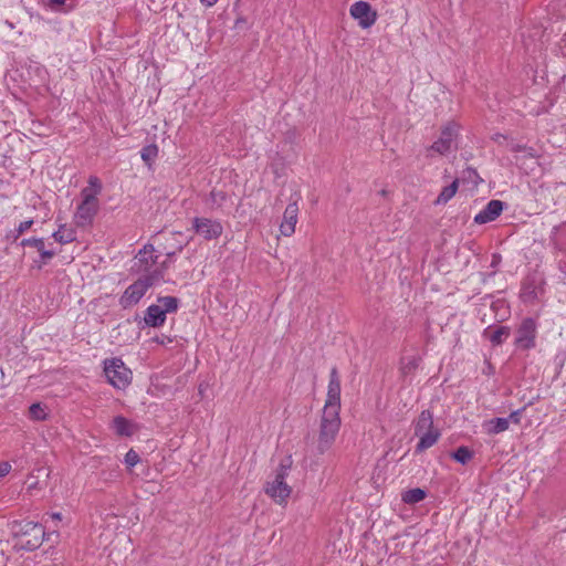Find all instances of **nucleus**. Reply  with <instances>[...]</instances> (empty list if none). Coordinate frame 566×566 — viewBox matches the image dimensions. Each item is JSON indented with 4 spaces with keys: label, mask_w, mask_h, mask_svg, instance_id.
Masks as SVG:
<instances>
[{
    "label": "nucleus",
    "mask_w": 566,
    "mask_h": 566,
    "mask_svg": "<svg viewBox=\"0 0 566 566\" xmlns=\"http://www.w3.org/2000/svg\"><path fill=\"white\" fill-rule=\"evenodd\" d=\"M298 207L295 202L289 203L283 214V221L280 226V231L283 235L290 237L295 231L297 222Z\"/></svg>",
    "instance_id": "15"
},
{
    "label": "nucleus",
    "mask_w": 566,
    "mask_h": 566,
    "mask_svg": "<svg viewBox=\"0 0 566 566\" xmlns=\"http://www.w3.org/2000/svg\"><path fill=\"white\" fill-rule=\"evenodd\" d=\"M511 334L510 327L500 326L494 331H491L490 327L484 329V336L489 338L493 346L501 345Z\"/></svg>",
    "instance_id": "18"
},
{
    "label": "nucleus",
    "mask_w": 566,
    "mask_h": 566,
    "mask_svg": "<svg viewBox=\"0 0 566 566\" xmlns=\"http://www.w3.org/2000/svg\"><path fill=\"white\" fill-rule=\"evenodd\" d=\"M11 465L8 462L0 463V478L6 476L10 472Z\"/></svg>",
    "instance_id": "36"
},
{
    "label": "nucleus",
    "mask_w": 566,
    "mask_h": 566,
    "mask_svg": "<svg viewBox=\"0 0 566 566\" xmlns=\"http://www.w3.org/2000/svg\"><path fill=\"white\" fill-rule=\"evenodd\" d=\"M41 256V263L45 264L48 260L52 259L55 255V252L52 250H46L44 247L39 251Z\"/></svg>",
    "instance_id": "34"
},
{
    "label": "nucleus",
    "mask_w": 566,
    "mask_h": 566,
    "mask_svg": "<svg viewBox=\"0 0 566 566\" xmlns=\"http://www.w3.org/2000/svg\"><path fill=\"white\" fill-rule=\"evenodd\" d=\"M82 202L77 206L74 220L77 227H86L92 224L94 217L98 211V199L95 195H91L88 188L81 191Z\"/></svg>",
    "instance_id": "7"
},
{
    "label": "nucleus",
    "mask_w": 566,
    "mask_h": 566,
    "mask_svg": "<svg viewBox=\"0 0 566 566\" xmlns=\"http://www.w3.org/2000/svg\"><path fill=\"white\" fill-rule=\"evenodd\" d=\"M349 14L361 29H369L378 18L377 11L373 9L369 2L364 0L354 2L349 8Z\"/></svg>",
    "instance_id": "8"
},
{
    "label": "nucleus",
    "mask_w": 566,
    "mask_h": 566,
    "mask_svg": "<svg viewBox=\"0 0 566 566\" xmlns=\"http://www.w3.org/2000/svg\"><path fill=\"white\" fill-rule=\"evenodd\" d=\"M164 279V272L160 269H154L150 273L143 274L138 280L126 287L119 297V305L124 308H130L146 294L148 289L158 284Z\"/></svg>",
    "instance_id": "2"
},
{
    "label": "nucleus",
    "mask_w": 566,
    "mask_h": 566,
    "mask_svg": "<svg viewBox=\"0 0 566 566\" xmlns=\"http://www.w3.org/2000/svg\"><path fill=\"white\" fill-rule=\"evenodd\" d=\"M158 156V146L156 144H149L142 148L140 157L147 166H151L153 161Z\"/></svg>",
    "instance_id": "24"
},
{
    "label": "nucleus",
    "mask_w": 566,
    "mask_h": 566,
    "mask_svg": "<svg viewBox=\"0 0 566 566\" xmlns=\"http://www.w3.org/2000/svg\"><path fill=\"white\" fill-rule=\"evenodd\" d=\"M503 211V202L501 200H491L479 213L474 217V222L484 224L494 221Z\"/></svg>",
    "instance_id": "14"
},
{
    "label": "nucleus",
    "mask_w": 566,
    "mask_h": 566,
    "mask_svg": "<svg viewBox=\"0 0 566 566\" xmlns=\"http://www.w3.org/2000/svg\"><path fill=\"white\" fill-rule=\"evenodd\" d=\"M200 2L206 8H211L218 2V0H200Z\"/></svg>",
    "instance_id": "39"
},
{
    "label": "nucleus",
    "mask_w": 566,
    "mask_h": 566,
    "mask_svg": "<svg viewBox=\"0 0 566 566\" xmlns=\"http://www.w3.org/2000/svg\"><path fill=\"white\" fill-rule=\"evenodd\" d=\"M493 139H494L495 142H500L501 139H505V137H504L503 135L497 134V135H495V136L493 137Z\"/></svg>",
    "instance_id": "41"
},
{
    "label": "nucleus",
    "mask_w": 566,
    "mask_h": 566,
    "mask_svg": "<svg viewBox=\"0 0 566 566\" xmlns=\"http://www.w3.org/2000/svg\"><path fill=\"white\" fill-rule=\"evenodd\" d=\"M156 342H158L159 344H163L161 338H156Z\"/></svg>",
    "instance_id": "46"
},
{
    "label": "nucleus",
    "mask_w": 566,
    "mask_h": 566,
    "mask_svg": "<svg viewBox=\"0 0 566 566\" xmlns=\"http://www.w3.org/2000/svg\"><path fill=\"white\" fill-rule=\"evenodd\" d=\"M461 133V125L455 119L443 123L434 134L429 151L438 155H448L458 147V139ZM428 151V148H427Z\"/></svg>",
    "instance_id": "3"
},
{
    "label": "nucleus",
    "mask_w": 566,
    "mask_h": 566,
    "mask_svg": "<svg viewBox=\"0 0 566 566\" xmlns=\"http://www.w3.org/2000/svg\"><path fill=\"white\" fill-rule=\"evenodd\" d=\"M192 230L205 240L210 241L218 239L222 234L223 227L217 220L196 217L192 219Z\"/></svg>",
    "instance_id": "11"
},
{
    "label": "nucleus",
    "mask_w": 566,
    "mask_h": 566,
    "mask_svg": "<svg viewBox=\"0 0 566 566\" xmlns=\"http://www.w3.org/2000/svg\"><path fill=\"white\" fill-rule=\"evenodd\" d=\"M11 535L17 539L15 545L21 549L32 552L38 549L45 536L42 524L32 521H12L8 524Z\"/></svg>",
    "instance_id": "1"
},
{
    "label": "nucleus",
    "mask_w": 566,
    "mask_h": 566,
    "mask_svg": "<svg viewBox=\"0 0 566 566\" xmlns=\"http://www.w3.org/2000/svg\"><path fill=\"white\" fill-rule=\"evenodd\" d=\"M514 151H526L528 157H536L535 153L531 148H526L525 146H516L513 148Z\"/></svg>",
    "instance_id": "37"
},
{
    "label": "nucleus",
    "mask_w": 566,
    "mask_h": 566,
    "mask_svg": "<svg viewBox=\"0 0 566 566\" xmlns=\"http://www.w3.org/2000/svg\"><path fill=\"white\" fill-rule=\"evenodd\" d=\"M421 358L420 357H413V356H406V357H402L401 359V364H402V373L405 375L411 373L413 369H416L420 363Z\"/></svg>",
    "instance_id": "27"
},
{
    "label": "nucleus",
    "mask_w": 566,
    "mask_h": 566,
    "mask_svg": "<svg viewBox=\"0 0 566 566\" xmlns=\"http://www.w3.org/2000/svg\"><path fill=\"white\" fill-rule=\"evenodd\" d=\"M36 268L40 270L42 268V264H36Z\"/></svg>",
    "instance_id": "49"
},
{
    "label": "nucleus",
    "mask_w": 566,
    "mask_h": 566,
    "mask_svg": "<svg viewBox=\"0 0 566 566\" xmlns=\"http://www.w3.org/2000/svg\"><path fill=\"white\" fill-rule=\"evenodd\" d=\"M29 416L32 420L42 421L45 420L48 415L40 402L32 403L29 407Z\"/></svg>",
    "instance_id": "26"
},
{
    "label": "nucleus",
    "mask_w": 566,
    "mask_h": 566,
    "mask_svg": "<svg viewBox=\"0 0 566 566\" xmlns=\"http://www.w3.org/2000/svg\"><path fill=\"white\" fill-rule=\"evenodd\" d=\"M293 464L292 455H286L276 469L275 478L272 482H268L265 493L274 500L277 504L286 503L290 497L292 489L285 482L289 471Z\"/></svg>",
    "instance_id": "4"
},
{
    "label": "nucleus",
    "mask_w": 566,
    "mask_h": 566,
    "mask_svg": "<svg viewBox=\"0 0 566 566\" xmlns=\"http://www.w3.org/2000/svg\"><path fill=\"white\" fill-rule=\"evenodd\" d=\"M339 412L323 410L317 440L318 454H324L332 447L339 431Z\"/></svg>",
    "instance_id": "5"
},
{
    "label": "nucleus",
    "mask_w": 566,
    "mask_h": 566,
    "mask_svg": "<svg viewBox=\"0 0 566 566\" xmlns=\"http://www.w3.org/2000/svg\"><path fill=\"white\" fill-rule=\"evenodd\" d=\"M509 419L506 418H495L492 419L488 423V431L493 434L501 433L503 431H506L509 429Z\"/></svg>",
    "instance_id": "25"
},
{
    "label": "nucleus",
    "mask_w": 566,
    "mask_h": 566,
    "mask_svg": "<svg viewBox=\"0 0 566 566\" xmlns=\"http://www.w3.org/2000/svg\"><path fill=\"white\" fill-rule=\"evenodd\" d=\"M50 516H51V518L57 520V521H61V518H62V514L59 512L51 513Z\"/></svg>",
    "instance_id": "40"
},
{
    "label": "nucleus",
    "mask_w": 566,
    "mask_h": 566,
    "mask_svg": "<svg viewBox=\"0 0 566 566\" xmlns=\"http://www.w3.org/2000/svg\"><path fill=\"white\" fill-rule=\"evenodd\" d=\"M168 262H170V259H167V261H165V262L161 264V268H159V269L164 271V269L168 268Z\"/></svg>",
    "instance_id": "42"
},
{
    "label": "nucleus",
    "mask_w": 566,
    "mask_h": 566,
    "mask_svg": "<svg viewBox=\"0 0 566 566\" xmlns=\"http://www.w3.org/2000/svg\"><path fill=\"white\" fill-rule=\"evenodd\" d=\"M536 335H537V324L535 319L531 317L524 318L517 331L515 345L521 349H531L536 345Z\"/></svg>",
    "instance_id": "9"
},
{
    "label": "nucleus",
    "mask_w": 566,
    "mask_h": 566,
    "mask_svg": "<svg viewBox=\"0 0 566 566\" xmlns=\"http://www.w3.org/2000/svg\"><path fill=\"white\" fill-rule=\"evenodd\" d=\"M521 415H522V410H516V411L511 412L509 421L512 420L516 424L520 423Z\"/></svg>",
    "instance_id": "38"
},
{
    "label": "nucleus",
    "mask_w": 566,
    "mask_h": 566,
    "mask_svg": "<svg viewBox=\"0 0 566 566\" xmlns=\"http://www.w3.org/2000/svg\"><path fill=\"white\" fill-rule=\"evenodd\" d=\"M156 342H158L159 344H163L161 338H156Z\"/></svg>",
    "instance_id": "47"
},
{
    "label": "nucleus",
    "mask_w": 566,
    "mask_h": 566,
    "mask_svg": "<svg viewBox=\"0 0 566 566\" xmlns=\"http://www.w3.org/2000/svg\"><path fill=\"white\" fill-rule=\"evenodd\" d=\"M20 244L22 247H33L40 251L44 247V240L42 238L23 239Z\"/></svg>",
    "instance_id": "30"
},
{
    "label": "nucleus",
    "mask_w": 566,
    "mask_h": 566,
    "mask_svg": "<svg viewBox=\"0 0 566 566\" xmlns=\"http://www.w3.org/2000/svg\"><path fill=\"white\" fill-rule=\"evenodd\" d=\"M415 434L418 437L416 451L421 452L424 450V411H422L418 417Z\"/></svg>",
    "instance_id": "21"
},
{
    "label": "nucleus",
    "mask_w": 566,
    "mask_h": 566,
    "mask_svg": "<svg viewBox=\"0 0 566 566\" xmlns=\"http://www.w3.org/2000/svg\"><path fill=\"white\" fill-rule=\"evenodd\" d=\"M111 428L119 437H132L138 430V424L128 420L124 416L114 417Z\"/></svg>",
    "instance_id": "16"
},
{
    "label": "nucleus",
    "mask_w": 566,
    "mask_h": 566,
    "mask_svg": "<svg viewBox=\"0 0 566 566\" xmlns=\"http://www.w3.org/2000/svg\"><path fill=\"white\" fill-rule=\"evenodd\" d=\"M381 196H386L387 195V191L385 189H382L380 192H379Z\"/></svg>",
    "instance_id": "44"
},
{
    "label": "nucleus",
    "mask_w": 566,
    "mask_h": 566,
    "mask_svg": "<svg viewBox=\"0 0 566 566\" xmlns=\"http://www.w3.org/2000/svg\"><path fill=\"white\" fill-rule=\"evenodd\" d=\"M67 1L69 0H49L48 4L54 11H65V12H67L71 9V7L70 8H65Z\"/></svg>",
    "instance_id": "32"
},
{
    "label": "nucleus",
    "mask_w": 566,
    "mask_h": 566,
    "mask_svg": "<svg viewBox=\"0 0 566 566\" xmlns=\"http://www.w3.org/2000/svg\"><path fill=\"white\" fill-rule=\"evenodd\" d=\"M401 500L406 504H415L424 500V490L420 488L410 489L401 493Z\"/></svg>",
    "instance_id": "22"
},
{
    "label": "nucleus",
    "mask_w": 566,
    "mask_h": 566,
    "mask_svg": "<svg viewBox=\"0 0 566 566\" xmlns=\"http://www.w3.org/2000/svg\"><path fill=\"white\" fill-rule=\"evenodd\" d=\"M433 101L431 102L436 115H444L452 111V94L444 86L437 84L433 87Z\"/></svg>",
    "instance_id": "13"
},
{
    "label": "nucleus",
    "mask_w": 566,
    "mask_h": 566,
    "mask_svg": "<svg viewBox=\"0 0 566 566\" xmlns=\"http://www.w3.org/2000/svg\"><path fill=\"white\" fill-rule=\"evenodd\" d=\"M199 391H200V394L203 392L202 385L200 386Z\"/></svg>",
    "instance_id": "48"
},
{
    "label": "nucleus",
    "mask_w": 566,
    "mask_h": 566,
    "mask_svg": "<svg viewBox=\"0 0 566 566\" xmlns=\"http://www.w3.org/2000/svg\"><path fill=\"white\" fill-rule=\"evenodd\" d=\"M472 458V452L467 447H460L453 453V459L464 464Z\"/></svg>",
    "instance_id": "29"
},
{
    "label": "nucleus",
    "mask_w": 566,
    "mask_h": 566,
    "mask_svg": "<svg viewBox=\"0 0 566 566\" xmlns=\"http://www.w3.org/2000/svg\"><path fill=\"white\" fill-rule=\"evenodd\" d=\"M166 322V314L163 307L157 304L149 305L144 315V323L148 327H160Z\"/></svg>",
    "instance_id": "17"
},
{
    "label": "nucleus",
    "mask_w": 566,
    "mask_h": 566,
    "mask_svg": "<svg viewBox=\"0 0 566 566\" xmlns=\"http://www.w3.org/2000/svg\"><path fill=\"white\" fill-rule=\"evenodd\" d=\"M437 440H438V434L437 433H432L431 431H427V448H429L430 446L436 443Z\"/></svg>",
    "instance_id": "35"
},
{
    "label": "nucleus",
    "mask_w": 566,
    "mask_h": 566,
    "mask_svg": "<svg viewBox=\"0 0 566 566\" xmlns=\"http://www.w3.org/2000/svg\"><path fill=\"white\" fill-rule=\"evenodd\" d=\"M323 410L340 411V377L336 366L331 369L327 386V396Z\"/></svg>",
    "instance_id": "10"
},
{
    "label": "nucleus",
    "mask_w": 566,
    "mask_h": 566,
    "mask_svg": "<svg viewBox=\"0 0 566 566\" xmlns=\"http://www.w3.org/2000/svg\"><path fill=\"white\" fill-rule=\"evenodd\" d=\"M32 224H33V220L32 219L20 222L18 228L14 229L8 235V238H11L13 241L18 240L23 232H25L28 229H30L32 227Z\"/></svg>",
    "instance_id": "28"
},
{
    "label": "nucleus",
    "mask_w": 566,
    "mask_h": 566,
    "mask_svg": "<svg viewBox=\"0 0 566 566\" xmlns=\"http://www.w3.org/2000/svg\"><path fill=\"white\" fill-rule=\"evenodd\" d=\"M458 187H459V181L455 179V180H453V182L451 185H449L442 189V191L438 196L434 203L436 205L447 203L450 199H452L455 196V193L458 191Z\"/></svg>",
    "instance_id": "20"
},
{
    "label": "nucleus",
    "mask_w": 566,
    "mask_h": 566,
    "mask_svg": "<svg viewBox=\"0 0 566 566\" xmlns=\"http://www.w3.org/2000/svg\"><path fill=\"white\" fill-rule=\"evenodd\" d=\"M158 256L155 255V248L151 244H146L134 259L133 269L136 272L150 273L151 268L157 263Z\"/></svg>",
    "instance_id": "12"
},
{
    "label": "nucleus",
    "mask_w": 566,
    "mask_h": 566,
    "mask_svg": "<svg viewBox=\"0 0 566 566\" xmlns=\"http://www.w3.org/2000/svg\"><path fill=\"white\" fill-rule=\"evenodd\" d=\"M156 342H158L159 344H163L161 338H156Z\"/></svg>",
    "instance_id": "45"
},
{
    "label": "nucleus",
    "mask_w": 566,
    "mask_h": 566,
    "mask_svg": "<svg viewBox=\"0 0 566 566\" xmlns=\"http://www.w3.org/2000/svg\"><path fill=\"white\" fill-rule=\"evenodd\" d=\"M104 373L108 382L117 389H125L132 381V370L117 357L104 361Z\"/></svg>",
    "instance_id": "6"
},
{
    "label": "nucleus",
    "mask_w": 566,
    "mask_h": 566,
    "mask_svg": "<svg viewBox=\"0 0 566 566\" xmlns=\"http://www.w3.org/2000/svg\"><path fill=\"white\" fill-rule=\"evenodd\" d=\"M157 302L163 307V311H165V314L167 313H175L177 312L179 307V298L176 296H159L157 298Z\"/></svg>",
    "instance_id": "23"
},
{
    "label": "nucleus",
    "mask_w": 566,
    "mask_h": 566,
    "mask_svg": "<svg viewBox=\"0 0 566 566\" xmlns=\"http://www.w3.org/2000/svg\"><path fill=\"white\" fill-rule=\"evenodd\" d=\"M88 184L92 188H94V191H91V195H95L96 197L102 191V184L99 179L96 176H91Z\"/></svg>",
    "instance_id": "33"
},
{
    "label": "nucleus",
    "mask_w": 566,
    "mask_h": 566,
    "mask_svg": "<svg viewBox=\"0 0 566 566\" xmlns=\"http://www.w3.org/2000/svg\"><path fill=\"white\" fill-rule=\"evenodd\" d=\"M52 237L56 242L66 244L76 240V232L73 228H66L65 224H61Z\"/></svg>",
    "instance_id": "19"
},
{
    "label": "nucleus",
    "mask_w": 566,
    "mask_h": 566,
    "mask_svg": "<svg viewBox=\"0 0 566 566\" xmlns=\"http://www.w3.org/2000/svg\"><path fill=\"white\" fill-rule=\"evenodd\" d=\"M175 255V252L167 253V258L171 259Z\"/></svg>",
    "instance_id": "43"
},
{
    "label": "nucleus",
    "mask_w": 566,
    "mask_h": 566,
    "mask_svg": "<svg viewBox=\"0 0 566 566\" xmlns=\"http://www.w3.org/2000/svg\"><path fill=\"white\" fill-rule=\"evenodd\" d=\"M139 461H140L139 454L133 449H130L125 454V463L127 464L128 468L135 467Z\"/></svg>",
    "instance_id": "31"
}]
</instances>
